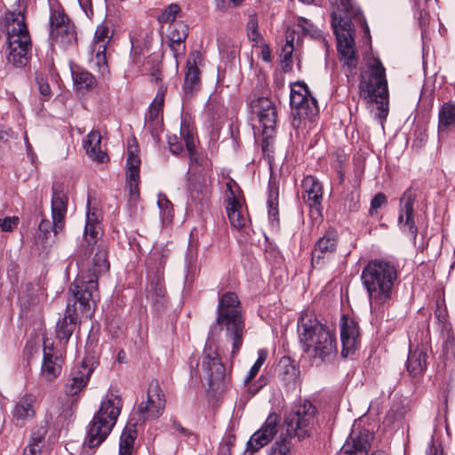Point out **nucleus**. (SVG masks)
Returning <instances> with one entry per match:
<instances>
[{"mask_svg":"<svg viewBox=\"0 0 455 455\" xmlns=\"http://www.w3.org/2000/svg\"><path fill=\"white\" fill-rule=\"evenodd\" d=\"M225 331L228 340L232 341V356H235L242 344L244 319L237 295L226 292L219 299L217 316L212 324L202 356V370L209 387L219 390L226 386V369L217 351L216 336Z\"/></svg>","mask_w":455,"mask_h":455,"instance_id":"obj_1","label":"nucleus"},{"mask_svg":"<svg viewBox=\"0 0 455 455\" xmlns=\"http://www.w3.org/2000/svg\"><path fill=\"white\" fill-rule=\"evenodd\" d=\"M109 266L108 252L102 245L98 246L92 261L82 263L79 276L69 289V294L74 300L73 304L70 300L68 301L60 330H59V334L61 332L63 339L68 340L75 330L77 319L76 302L80 304L83 311L91 309L90 303L99 299L98 279L108 271Z\"/></svg>","mask_w":455,"mask_h":455,"instance_id":"obj_2","label":"nucleus"},{"mask_svg":"<svg viewBox=\"0 0 455 455\" xmlns=\"http://www.w3.org/2000/svg\"><path fill=\"white\" fill-rule=\"evenodd\" d=\"M330 1L332 6L331 25L337 39L339 60L347 67L349 74H355L358 56L355 48L352 20H361L360 10L353 4L351 0Z\"/></svg>","mask_w":455,"mask_h":455,"instance_id":"obj_3","label":"nucleus"},{"mask_svg":"<svg viewBox=\"0 0 455 455\" xmlns=\"http://www.w3.org/2000/svg\"><path fill=\"white\" fill-rule=\"evenodd\" d=\"M397 279V270L393 263L385 259H373L367 263L361 274L373 314H383V307L392 299L393 289Z\"/></svg>","mask_w":455,"mask_h":455,"instance_id":"obj_4","label":"nucleus"},{"mask_svg":"<svg viewBox=\"0 0 455 455\" xmlns=\"http://www.w3.org/2000/svg\"><path fill=\"white\" fill-rule=\"evenodd\" d=\"M297 331L303 351L311 358L331 362L337 355L335 334L309 312H302Z\"/></svg>","mask_w":455,"mask_h":455,"instance_id":"obj_5","label":"nucleus"},{"mask_svg":"<svg viewBox=\"0 0 455 455\" xmlns=\"http://www.w3.org/2000/svg\"><path fill=\"white\" fill-rule=\"evenodd\" d=\"M165 409V397L157 380L153 379L148 385L146 399L142 400L134 411L128 425L120 436L118 455H132L137 436L136 426L147 420L158 419Z\"/></svg>","mask_w":455,"mask_h":455,"instance_id":"obj_6","label":"nucleus"},{"mask_svg":"<svg viewBox=\"0 0 455 455\" xmlns=\"http://www.w3.org/2000/svg\"><path fill=\"white\" fill-rule=\"evenodd\" d=\"M359 90L361 97L376 103L377 112L374 115L383 126L388 114V90L386 70L379 59L373 58L362 72Z\"/></svg>","mask_w":455,"mask_h":455,"instance_id":"obj_7","label":"nucleus"},{"mask_svg":"<svg viewBox=\"0 0 455 455\" xmlns=\"http://www.w3.org/2000/svg\"><path fill=\"white\" fill-rule=\"evenodd\" d=\"M122 408L121 395L116 391L109 390L88 426L84 443L89 448H96L106 440L116 424Z\"/></svg>","mask_w":455,"mask_h":455,"instance_id":"obj_8","label":"nucleus"},{"mask_svg":"<svg viewBox=\"0 0 455 455\" xmlns=\"http://www.w3.org/2000/svg\"><path fill=\"white\" fill-rule=\"evenodd\" d=\"M96 365L97 363L93 357H86L79 365L72 368L69 377L63 386V392L67 397L62 399L61 411L59 413V419H62V428L68 427L73 421L77 405V395L87 385Z\"/></svg>","mask_w":455,"mask_h":455,"instance_id":"obj_9","label":"nucleus"},{"mask_svg":"<svg viewBox=\"0 0 455 455\" xmlns=\"http://www.w3.org/2000/svg\"><path fill=\"white\" fill-rule=\"evenodd\" d=\"M7 20L9 21L7 60L13 67L21 68L27 65L28 56L32 47L25 16L20 12H9Z\"/></svg>","mask_w":455,"mask_h":455,"instance_id":"obj_10","label":"nucleus"},{"mask_svg":"<svg viewBox=\"0 0 455 455\" xmlns=\"http://www.w3.org/2000/svg\"><path fill=\"white\" fill-rule=\"evenodd\" d=\"M290 436L304 440L312 436L317 424V409L308 400H299L294 403L285 419Z\"/></svg>","mask_w":455,"mask_h":455,"instance_id":"obj_11","label":"nucleus"},{"mask_svg":"<svg viewBox=\"0 0 455 455\" xmlns=\"http://www.w3.org/2000/svg\"><path fill=\"white\" fill-rule=\"evenodd\" d=\"M250 108L258 117L262 129V135L265 138L264 143L273 138L277 122V110L275 103L267 97L251 98Z\"/></svg>","mask_w":455,"mask_h":455,"instance_id":"obj_12","label":"nucleus"},{"mask_svg":"<svg viewBox=\"0 0 455 455\" xmlns=\"http://www.w3.org/2000/svg\"><path fill=\"white\" fill-rule=\"evenodd\" d=\"M112 36L113 30L111 26L104 21L97 27L93 40L90 45V60L103 76L108 73L107 48Z\"/></svg>","mask_w":455,"mask_h":455,"instance_id":"obj_13","label":"nucleus"},{"mask_svg":"<svg viewBox=\"0 0 455 455\" xmlns=\"http://www.w3.org/2000/svg\"><path fill=\"white\" fill-rule=\"evenodd\" d=\"M290 104L293 110L294 120L292 125H296V118L299 121L314 116L318 112L316 100L312 97L304 84H297L291 86Z\"/></svg>","mask_w":455,"mask_h":455,"instance_id":"obj_14","label":"nucleus"},{"mask_svg":"<svg viewBox=\"0 0 455 455\" xmlns=\"http://www.w3.org/2000/svg\"><path fill=\"white\" fill-rule=\"evenodd\" d=\"M417 189L408 188L400 198L397 224L402 232L410 236L414 242L418 235V228L414 220V202Z\"/></svg>","mask_w":455,"mask_h":455,"instance_id":"obj_15","label":"nucleus"},{"mask_svg":"<svg viewBox=\"0 0 455 455\" xmlns=\"http://www.w3.org/2000/svg\"><path fill=\"white\" fill-rule=\"evenodd\" d=\"M372 438L369 430L352 431L337 455H367Z\"/></svg>","mask_w":455,"mask_h":455,"instance_id":"obj_16","label":"nucleus"},{"mask_svg":"<svg viewBox=\"0 0 455 455\" xmlns=\"http://www.w3.org/2000/svg\"><path fill=\"white\" fill-rule=\"evenodd\" d=\"M59 47L74 53L77 51V32L74 22L59 8Z\"/></svg>","mask_w":455,"mask_h":455,"instance_id":"obj_17","label":"nucleus"},{"mask_svg":"<svg viewBox=\"0 0 455 455\" xmlns=\"http://www.w3.org/2000/svg\"><path fill=\"white\" fill-rule=\"evenodd\" d=\"M279 416L273 412L268 415L262 427L249 439L248 446L254 451H259L267 445L277 433Z\"/></svg>","mask_w":455,"mask_h":455,"instance_id":"obj_18","label":"nucleus"},{"mask_svg":"<svg viewBox=\"0 0 455 455\" xmlns=\"http://www.w3.org/2000/svg\"><path fill=\"white\" fill-rule=\"evenodd\" d=\"M338 234L334 229H328L315 243L312 251V265H320L323 259H329L337 249Z\"/></svg>","mask_w":455,"mask_h":455,"instance_id":"obj_19","label":"nucleus"},{"mask_svg":"<svg viewBox=\"0 0 455 455\" xmlns=\"http://www.w3.org/2000/svg\"><path fill=\"white\" fill-rule=\"evenodd\" d=\"M228 192H227V212L228 217L231 225L237 228L241 229L245 226L246 219L243 215V204L241 199L236 196L235 191L233 189V186H235L234 180H229L226 184Z\"/></svg>","mask_w":455,"mask_h":455,"instance_id":"obj_20","label":"nucleus"},{"mask_svg":"<svg viewBox=\"0 0 455 455\" xmlns=\"http://www.w3.org/2000/svg\"><path fill=\"white\" fill-rule=\"evenodd\" d=\"M340 327V339L342 344L341 355L347 357L354 353L358 341L359 330L357 324L351 319L342 316Z\"/></svg>","mask_w":455,"mask_h":455,"instance_id":"obj_21","label":"nucleus"},{"mask_svg":"<svg viewBox=\"0 0 455 455\" xmlns=\"http://www.w3.org/2000/svg\"><path fill=\"white\" fill-rule=\"evenodd\" d=\"M304 191L303 199L311 209L321 212V203L323 199V188L321 183L313 176L308 175L302 181Z\"/></svg>","mask_w":455,"mask_h":455,"instance_id":"obj_22","label":"nucleus"},{"mask_svg":"<svg viewBox=\"0 0 455 455\" xmlns=\"http://www.w3.org/2000/svg\"><path fill=\"white\" fill-rule=\"evenodd\" d=\"M100 213L96 209L88 208L86 212V221L84 230V239L86 243V250H92L101 235L100 224Z\"/></svg>","mask_w":455,"mask_h":455,"instance_id":"obj_23","label":"nucleus"},{"mask_svg":"<svg viewBox=\"0 0 455 455\" xmlns=\"http://www.w3.org/2000/svg\"><path fill=\"white\" fill-rule=\"evenodd\" d=\"M57 354L53 344L47 345L44 342V357L41 366L40 377L46 382H52L57 378Z\"/></svg>","mask_w":455,"mask_h":455,"instance_id":"obj_24","label":"nucleus"},{"mask_svg":"<svg viewBox=\"0 0 455 455\" xmlns=\"http://www.w3.org/2000/svg\"><path fill=\"white\" fill-rule=\"evenodd\" d=\"M101 135L98 131H92L84 140V148L90 158L98 163H105L108 160V155L101 150Z\"/></svg>","mask_w":455,"mask_h":455,"instance_id":"obj_25","label":"nucleus"},{"mask_svg":"<svg viewBox=\"0 0 455 455\" xmlns=\"http://www.w3.org/2000/svg\"><path fill=\"white\" fill-rule=\"evenodd\" d=\"M455 131V104L446 102L439 109L438 133L440 136Z\"/></svg>","mask_w":455,"mask_h":455,"instance_id":"obj_26","label":"nucleus"},{"mask_svg":"<svg viewBox=\"0 0 455 455\" xmlns=\"http://www.w3.org/2000/svg\"><path fill=\"white\" fill-rule=\"evenodd\" d=\"M427 354L423 347H416L410 350L407 360V370L411 375L417 377L421 375L427 366Z\"/></svg>","mask_w":455,"mask_h":455,"instance_id":"obj_27","label":"nucleus"},{"mask_svg":"<svg viewBox=\"0 0 455 455\" xmlns=\"http://www.w3.org/2000/svg\"><path fill=\"white\" fill-rule=\"evenodd\" d=\"M70 70L74 85L77 91H89L96 86L95 77L87 70L78 66H73L72 63H70Z\"/></svg>","mask_w":455,"mask_h":455,"instance_id":"obj_28","label":"nucleus"},{"mask_svg":"<svg viewBox=\"0 0 455 455\" xmlns=\"http://www.w3.org/2000/svg\"><path fill=\"white\" fill-rule=\"evenodd\" d=\"M52 222L47 220H42L39 223L38 238L42 239V241L47 238L51 231L57 234V192L55 191L54 186L52 187Z\"/></svg>","mask_w":455,"mask_h":455,"instance_id":"obj_29","label":"nucleus"},{"mask_svg":"<svg viewBox=\"0 0 455 455\" xmlns=\"http://www.w3.org/2000/svg\"><path fill=\"white\" fill-rule=\"evenodd\" d=\"M35 397L32 395H24L15 405L12 411L13 417L18 419H25L35 414L33 404Z\"/></svg>","mask_w":455,"mask_h":455,"instance_id":"obj_30","label":"nucleus"},{"mask_svg":"<svg viewBox=\"0 0 455 455\" xmlns=\"http://www.w3.org/2000/svg\"><path fill=\"white\" fill-rule=\"evenodd\" d=\"M199 68L196 66L195 59L189 58L187 62V72L183 89L186 93L193 92L196 86L199 84Z\"/></svg>","mask_w":455,"mask_h":455,"instance_id":"obj_31","label":"nucleus"},{"mask_svg":"<svg viewBox=\"0 0 455 455\" xmlns=\"http://www.w3.org/2000/svg\"><path fill=\"white\" fill-rule=\"evenodd\" d=\"M297 25L302 30L304 35L309 36L315 39H319L323 47L328 51L329 44L327 40L323 36L321 30H319L310 20L303 17H299L297 20Z\"/></svg>","mask_w":455,"mask_h":455,"instance_id":"obj_32","label":"nucleus"},{"mask_svg":"<svg viewBox=\"0 0 455 455\" xmlns=\"http://www.w3.org/2000/svg\"><path fill=\"white\" fill-rule=\"evenodd\" d=\"M166 88L161 85L156 92V95L149 106L148 111L146 114L145 119H163L162 109L164 102Z\"/></svg>","mask_w":455,"mask_h":455,"instance_id":"obj_33","label":"nucleus"},{"mask_svg":"<svg viewBox=\"0 0 455 455\" xmlns=\"http://www.w3.org/2000/svg\"><path fill=\"white\" fill-rule=\"evenodd\" d=\"M180 137L186 145L187 151L191 160H194L196 152V141L194 138L193 130L189 127V124L186 118H182L180 122Z\"/></svg>","mask_w":455,"mask_h":455,"instance_id":"obj_34","label":"nucleus"},{"mask_svg":"<svg viewBox=\"0 0 455 455\" xmlns=\"http://www.w3.org/2000/svg\"><path fill=\"white\" fill-rule=\"evenodd\" d=\"M165 287L162 278L152 280L148 290V298L155 304H162L165 296Z\"/></svg>","mask_w":455,"mask_h":455,"instance_id":"obj_35","label":"nucleus"},{"mask_svg":"<svg viewBox=\"0 0 455 455\" xmlns=\"http://www.w3.org/2000/svg\"><path fill=\"white\" fill-rule=\"evenodd\" d=\"M135 151H137V147H135L134 150L132 147L128 148L126 177H132V179L140 176V159L139 156L135 154Z\"/></svg>","mask_w":455,"mask_h":455,"instance_id":"obj_36","label":"nucleus"},{"mask_svg":"<svg viewBox=\"0 0 455 455\" xmlns=\"http://www.w3.org/2000/svg\"><path fill=\"white\" fill-rule=\"evenodd\" d=\"M182 16V12L180 7L176 4H171L166 8L163 10L161 14H159L157 20L164 23H175L177 18H180Z\"/></svg>","mask_w":455,"mask_h":455,"instance_id":"obj_37","label":"nucleus"},{"mask_svg":"<svg viewBox=\"0 0 455 455\" xmlns=\"http://www.w3.org/2000/svg\"><path fill=\"white\" fill-rule=\"evenodd\" d=\"M188 35V26L182 22L170 24L168 41H185Z\"/></svg>","mask_w":455,"mask_h":455,"instance_id":"obj_38","label":"nucleus"},{"mask_svg":"<svg viewBox=\"0 0 455 455\" xmlns=\"http://www.w3.org/2000/svg\"><path fill=\"white\" fill-rule=\"evenodd\" d=\"M278 194L277 192H270L269 197L267 200V208H268V219L269 223L272 228H277L279 224V212H278Z\"/></svg>","mask_w":455,"mask_h":455,"instance_id":"obj_39","label":"nucleus"},{"mask_svg":"<svg viewBox=\"0 0 455 455\" xmlns=\"http://www.w3.org/2000/svg\"><path fill=\"white\" fill-rule=\"evenodd\" d=\"M157 205L160 209V213L163 220L171 221L173 216L172 204L165 196H158Z\"/></svg>","mask_w":455,"mask_h":455,"instance_id":"obj_40","label":"nucleus"},{"mask_svg":"<svg viewBox=\"0 0 455 455\" xmlns=\"http://www.w3.org/2000/svg\"><path fill=\"white\" fill-rule=\"evenodd\" d=\"M267 357V351L265 349H259L258 351V359L256 360L255 363L252 365V367L250 369L247 377L245 378V382L251 381L252 379L255 378V376L258 374L259 369L265 363L266 359Z\"/></svg>","mask_w":455,"mask_h":455,"instance_id":"obj_41","label":"nucleus"},{"mask_svg":"<svg viewBox=\"0 0 455 455\" xmlns=\"http://www.w3.org/2000/svg\"><path fill=\"white\" fill-rule=\"evenodd\" d=\"M145 130L148 131L155 141H158L159 134L163 131V119H145Z\"/></svg>","mask_w":455,"mask_h":455,"instance_id":"obj_42","label":"nucleus"},{"mask_svg":"<svg viewBox=\"0 0 455 455\" xmlns=\"http://www.w3.org/2000/svg\"><path fill=\"white\" fill-rule=\"evenodd\" d=\"M247 36L251 41L256 44L262 41V36L258 30V21L254 17H251L247 23Z\"/></svg>","mask_w":455,"mask_h":455,"instance_id":"obj_43","label":"nucleus"},{"mask_svg":"<svg viewBox=\"0 0 455 455\" xmlns=\"http://www.w3.org/2000/svg\"><path fill=\"white\" fill-rule=\"evenodd\" d=\"M270 455H291V442L287 439L276 442L272 447Z\"/></svg>","mask_w":455,"mask_h":455,"instance_id":"obj_44","label":"nucleus"},{"mask_svg":"<svg viewBox=\"0 0 455 455\" xmlns=\"http://www.w3.org/2000/svg\"><path fill=\"white\" fill-rule=\"evenodd\" d=\"M20 219L16 216L0 219V229L3 232H12L19 225Z\"/></svg>","mask_w":455,"mask_h":455,"instance_id":"obj_45","label":"nucleus"},{"mask_svg":"<svg viewBox=\"0 0 455 455\" xmlns=\"http://www.w3.org/2000/svg\"><path fill=\"white\" fill-rule=\"evenodd\" d=\"M139 183H140V176L134 177H127V185L129 188L130 199L132 201H137L140 196L139 190Z\"/></svg>","mask_w":455,"mask_h":455,"instance_id":"obj_46","label":"nucleus"},{"mask_svg":"<svg viewBox=\"0 0 455 455\" xmlns=\"http://www.w3.org/2000/svg\"><path fill=\"white\" fill-rule=\"evenodd\" d=\"M386 204H387L386 196L381 192L376 194L371 201V206H370V210H369L370 215H373L374 213H376L377 210Z\"/></svg>","mask_w":455,"mask_h":455,"instance_id":"obj_47","label":"nucleus"},{"mask_svg":"<svg viewBox=\"0 0 455 455\" xmlns=\"http://www.w3.org/2000/svg\"><path fill=\"white\" fill-rule=\"evenodd\" d=\"M67 196L59 195V231L63 229L65 226L64 219L67 213Z\"/></svg>","mask_w":455,"mask_h":455,"instance_id":"obj_48","label":"nucleus"},{"mask_svg":"<svg viewBox=\"0 0 455 455\" xmlns=\"http://www.w3.org/2000/svg\"><path fill=\"white\" fill-rule=\"evenodd\" d=\"M168 145L170 151L174 155H178L180 152L183 150L182 142L176 135L168 136Z\"/></svg>","mask_w":455,"mask_h":455,"instance_id":"obj_49","label":"nucleus"},{"mask_svg":"<svg viewBox=\"0 0 455 455\" xmlns=\"http://www.w3.org/2000/svg\"><path fill=\"white\" fill-rule=\"evenodd\" d=\"M243 0H215L216 8L220 11H226L232 7H236L243 3Z\"/></svg>","mask_w":455,"mask_h":455,"instance_id":"obj_50","label":"nucleus"},{"mask_svg":"<svg viewBox=\"0 0 455 455\" xmlns=\"http://www.w3.org/2000/svg\"><path fill=\"white\" fill-rule=\"evenodd\" d=\"M14 136L11 130H0V153L9 148L10 140Z\"/></svg>","mask_w":455,"mask_h":455,"instance_id":"obj_51","label":"nucleus"},{"mask_svg":"<svg viewBox=\"0 0 455 455\" xmlns=\"http://www.w3.org/2000/svg\"><path fill=\"white\" fill-rule=\"evenodd\" d=\"M184 42L185 41H169V46L176 59L185 52L186 47Z\"/></svg>","mask_w":455,"mask_h":455,"instance_id":"obj_52","label":"nucleus"},{"mask_svg":"<svg viewBox=\"0 0 455 455\" xmlns=\"http://www.w3.org/2000/svg\"><path fill=\"white\" fill-rule=\"evenodd\" d=\"M55 20H56V11L51 6V15L49 18V27H50V39H51V46L53 47V42L55 41Z\"/></svg>","mask_w":455,"mask_h":455,"instance_id":"obj_53","label":"nucleus"},{"mask_svg":"<svg viewBox=\"0 0 455 455\" xmlns=\"http://www.w3.org/2000/svg\"><path fill=\"white\" fill-rule=\"evenodd\" d=\"M47 430L44 427H37L36 429L33 430L29 443H37L39 445V443L44 439Z\"/></svg>","mask_w":455,"mask_h":455,"instance_id":"obj_54","label":"nucleus"},{"mask_svg":"<svg viewBox=\"0 0 455 455\" xmlns=\"http://www.w3.org/2000/svg\"><path fill=\"white\" fill-rule=\"evenodd\" d=\"M23 455H41V446L37 443H29L24 449Z\"/></svg>","mask_w":455,"mask_h":455,"instance_id":"obj_55","label":"nucleus"},{"mask_svg":"<svg viewBox=\"0 0 455 455\" xmlns=\"http://www.w3.org/2000/svg\"><path fill=\"white\" fill-rule=\"evenodd\" d=\"M294 49H295V45H291L289 44H285L282 47L281 57L283 59V61H288L291 60Z\"/></svg>","mask_w":455,"mask_h":455,"instance_id":"obj_56","label":"nucleus"},{"mask_svg":"<svg viewBox=\"0 0 455 455\" xmlns=\"http://www.w3.org/2000/svg\"><path fill=\"white\" fill-rule=\"evenodd\" d=\"M426 3L428 1V0H424ZM415 2V6L417 8V10L419 11V20H420V23H425L428 18V12H427V10H425L424 8H421V0H414Z\"/></svg>","mask_w":455,"mask_h":455,"instance_id":"obj_57","label":"nucleus"},{"mask_svg":"<svg viewBox=\"0 0 455 455\" xmlns=\"http://www.w3.org/2000/svg\"><path fill=\"white\" fill-rule=\"evenodd\" d=\"M296 36L299 38V36H297L295 30L288 28L285 32V44L294 45ZM298 42L299 39L297 40V43Z\"/></svg>","mask_w":455,"mask_h":455,"instance_id":"obj_58","label":"nucleus"},{"mask_svg":"<svg viewBox=\"0 0 455 455\" xmlns=\"http://www.w3.org/2000/svg\"><path fill=\"white\" fill-rule=\"evenodd\" d=\"M260 56H261V59L265 62H270L271 61V60H272L271 50H270L268 45L263 44L261 52H260Z\"/></svg>","mask_w":455,"mask_h":455,"instance_id":"obj_59","label":"nucleus"},{"mask_svg":"<svg viewBox=\"0 0 455 455\" xmlns=\"http://www.w3.org/2000/svg\"><path fill=\"white\" fill-rule=\"evenodd\" d=\"M81 8L84 10L85 14L89 16L92 13V0H77Z\"/></svg>","mask_w":455,"mask_h":455,"instance_id":"obj_60","label":"nucleus"},{"mask_svg":"<svg viewBox=\"0 0 455 455\" xmlns=\"http://www.w3.org/2000/svg\"><path fill=\"white\" fill-rule=\"evenodd\" d=\"M38 89L43 96H49L51 93V89L48 83L44 82L43 79L38 81Z\"/></svg>","mask_w":455,"mask_h":455,"instance_id":"obj_61","label":"nucleus"},{"mask_svg":"<svg viewBox=\"0 0 455 455\" xmlns=\"http://www.w3.org/2000/svg\"><path fill=\"white\" fill-rule=\"evenodd\" d=\"M173 428L180 432L181 435H188L189 434L188 429L183 427L181 424L176 420V419H171Z\"/></svg>","mask_w":455,"mask_h":455,"instance_id":"obj_62","label":"nucleus"},{"mask_svg":"<svg viewBox=\"0 0 455 455\" xmlns=\"http://www.w3.org/2000/svg\"><path fill=\"white\" fill-rule=\"evenodd\" d=\"M196 251L190 248L187 254V261L188 263V267H192V265L196 261Z\"/></svg>","mask_w":455,"mask_h":455,"instance_id":"obj_63","label":"nucleus"},{"mask_svg":"<svg viewBox=\"0 0 455 455\" xmlns=\"http://www.w3.org/2000/svg\"><path fill=\"white\" fill-rule=\"evenodd\" d=\"M442 450L438 449L433 444V440L431 441V444L427 450V455H442Z\"/></svg>","mask_w":455,"mask_h":455,"instance_id":"obj_64","label":"nucleus"}]
</instances>
